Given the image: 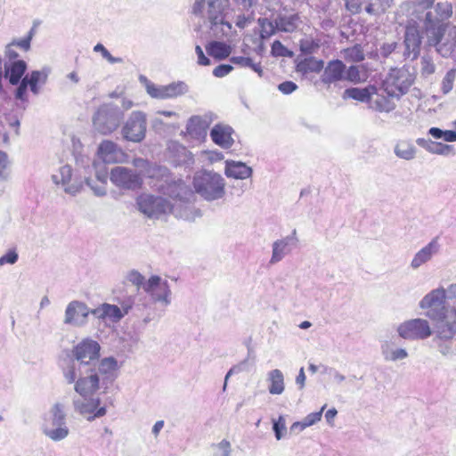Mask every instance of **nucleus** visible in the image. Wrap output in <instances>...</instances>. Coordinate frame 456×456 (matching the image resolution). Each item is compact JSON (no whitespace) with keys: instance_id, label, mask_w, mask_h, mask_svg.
<instances>
[{"instance_id":"39","label":"nucleus","mask_w":456,"mask_h":456,"mask_svg":"<svg viewBox=\"0 0 456 456\" xmlns=\"http://www.w3.org/2000/svg\"><path fill=\"white\" fill-rule=\"evenodd\" d=\"M286 247L287 243L284 240H279L274 242L273 248V256L271 259L272 263L278 262L282 258Z\"/></svg>"},{"instance_id":"22","label":"nucleus","mask_w":456,"mask_h":456,"mask_svg":"<svg viewBox=\"0 0 456 456\" xmlns=\"http://www.w3.org/2000/svg\"><path fill=\"white\" fill-rule=\"evenodd\" d=\"M224 174L227 177L234 179H246L252 174V169L245 163L227 160Z\"/></svg>"},{"instance_id":"57","label":"nucleus","mask_w":456,"mask_h":456,"mask_svg":"<svg viewBox=\"0 0 456 456\" xmlns=\"http://www.w3.org/2000/svg\"><path fill=\"white\" fill-rule=\"evenodd\" d=\"M14 45H12V44L10 43L7 47H6V51H5V55L6 57L8 58V60L12 62L14 61H18V57H19V54L18 53L15 51L14 49Z\"/></svg>"},{"instance_id":"43","label":"nucleus","mask_w":456,"mask_h":456,"mask_svg":"<svg viewBox=\"0 0 456 456\" xmlns=\"http://www.w3.org/2000/svg\"><path fill=\"white\" fill-rule=\"evenodd\" d=\"M32 36L33 32L31 30L26 37L19 40H13L12 42H11V44L12 45L18 47L24 52H28L30 49V42L32 39Z\"/></svg>"},{"instance_id":"32","label":"nucleus","mask_w":456,"mask_h":456,"mask_svg":"<svg viewBox=\"0 0 456 456\" xmlns=\"http://www.w3.org/2000/svg\"><path fill=\"white\" fill-rule=\"evenodd\" d=\"M428 134L436 139L443 138L445 142H456V131L452 130H442L438 127H431Z\"/></svg>"},{"instance_id":"12","label":"nucleus","mask_w":456,"mask_h":456,"mask_svg":"<svg viewBox=\"0 0 456 456\" xmlns=\"http://www.w3.org/2000/svg\"><path fill=\"white\" fill-rule=\"evenodd\" d=\"M47 79V74L44 71L34 70L27 74L21 80L16 91V98L25 100L27 95V88L29 86L34 94H37L38 85L45 84Z\"/></svg>"},{"instance_id":"42","label":"nucleus","mask_w":456,"mask_h":456,"mask_svg":"<svg viewBox=\"0 0 456 456\" xmlns=\"http://www.w3.org/2000/svg\"><path fill=\"white\" fill-rule=\"evenodd\" d=\"M126 279L133 285L136 286L137 289H139L141 287L143 288V285L146 283L144 282V277L135 270L130 271Z\"/></svg>"},{"instance_id":"61","label":"nucleus","mask_w":456,"mask_h":456,"mask_svg":"<svg viewBox=\"0 0 456 456\" xmlns=\"http://www.w3.org/2000/svg\"><path fill=\"white\" fill-rule=\"evenodd\" d=\"M65 378L69 383H74L76 379V371L74 368H70L66 373Z\"/></svg>"},{"instance_id":"6","label":"nucleus","mask_w":456,"mask_h":456,"mask_svg":"<svg viewBox=\"0 0 456 456\" xmlns=\"http://www.w3.org/2000/svg\"><path fill=\"white\" fill-rule=\"evenodd\" d=\"M136 204L140 212L150 218H159L173 211V205L167 199L151 194L139 195Z\"/></svg>"},{"instance_id":"16","label":"nucleus","mask_w":456,"mask_h":456,"mask_svg":"<svg viewBox=\"0 0 456 456\" xmlns=\"http://www.w3.org/2000/svg\"><path fill=\"white\" fill-rule=\"evenodd\" d=\"M100 346L93 340H83L74 348V354L77 361L88 364L99 356Z\"/></svg>"},{"instance_id":"54","label":"nucleus","mask_w":456,"mask_h":456,"mask_svg":"<svg viewBox=\"0 0 456 456\" xmlns=\"http://www.w3.org/2000/svg\"><path fill=\"white\" fill-rule=\"evenodd\" d=\"M297 88V85L292 81H285L279 85V90L286 94L294 92Z\"/></svg>"},{"instance_id":"52","label":"nucleus","mask_w":456,"mask_h":456,"mask_svg":"<svg viewBox=\"0 0 456 456\" xmlns=\"http://www.w3.org/2000/svg\"><path fill=\"white\" fill-rule=\"evenodd\" d=\"M285 429V421L282 417H280L279 419L273 423V430L278 440L281 438V432Z\"/></svg>"},{"instance_id":"38","label":"nucleus","mask_w":456,"mask_h":456,"mask_svg":"<svg viewBox=\"0 0 456 456\" xmlns=\"http://www.w3.org/2000/svg\"><path fill=\"white\" fill-rule=\"evenodd\" d=\"M366 2L367 0H345V6L351 14H359Z\"/></svg>"},{"instance_id":"64","label":"nucleus","mask_w":456,"mask_h":456,"mask_svg":"<svg viewBox=\"0 0 456 456\" xmlns=\"http://www.w3.org/2000/svg\"><path fill=\"white\" fill-rule=\"evenodd\" d=\"M164 426V422L162 420L157 421L153 426L152 431L155 435H158L159 432L162 429Z\"/></svg>"},{"instance_id":"25","label":"nucleus","mask_w":456,"mask_h":456,"mask_svg":"<svg viewBox=\"0 0 456 456\" xmlns=\"http://www.w3.org/2000/svg\"><path fill=\"white\" fill-rule=\"evenodd\" d=\"M27 69V64L22 60H18L5 65L4 75L12 85H17Z\"/></svg>"},{"instance_id":"53","label":"nucleus","mask_w":456,"mask_h":456,"mask_svg":"<svg viewBox=\"0 0 456 456\" xmlns=\"http://www.w3.org/2000/svg\"><path fill=\"white\" fill-rule=\"evenodd\" d=\"M201 123V119L198 116L191 117L187 124L186 130L187 133L190 134H192L196 133V126H199Z\"/></svg>"},{"instance_id":"11","label":"nucleus","mask_w":456,"mask_h":456,"mask_svg":"<svg viewBox=\"0 0 456 456\" xmlns=\"http://www.w3.org/2000/svg\"><path fill=\"white\" fill-rule=\"evenodd\" d=\"M406 15L409 19L405 28L404 45L408 52L418 53L422 42L421 31L418 23L419 20L411 17L407 12Z\"/></svg>"},{"instance_id":"31","label":"nucleus","mask_w":456,"mask_h":456,"mask_svg":"<svg viewBox=\"0 0 456 456\" xmlns=\"http://www.w3.org/2000/svg\"><path fill=\"white\" fill-rule=\"evenodd\" d=\"M392 0H367L365 12L370 15H377L386 12L390 7Z\"/></svg>"},{"instance_id":"28","label":"nucleus","mask_w":456,"mask_h":456,"mask_svg":"<svg viewBox=\"0 0 456 456\" xmlns=\"http://www.w3.org/2000/svg\"><path fill=\"white\" fill-rule=\"evenodd\" d=\"M53 178L57 184L61 183L63 185L65 191L69 193H76L78 191L77 188L69 185V182L72 178V168L69 166L61 167L59 169V173L53 175Z\"/></svg>"},{"instance_id":"55","label":"nucleus","mask_w":456,"mask_h":456,"mask_svg":"<svg viewBox=\"0 0 456 456\" xmlns=\"http://www.w3.org/2000/svg\"><path fill=\"white\" fill-rule=\"evenodd\" d=\"M94 51L100 52L102 53V57L104 59L108 60L110 62H111V63L115 62V59L111 56L110 52L102 44H100V43L97 44L94 47Z\"/></svg>"},{"instance_id":"46","label":"nucleus","mask_w":456,"mask_h":456,"mask_svg":"<svg viewBox=\"0 0 456 456\" xmlns=\"http://www.w3.org/2000/svg\"><path fill=\"white\" fill-rule=\"evenodd\" d=\"M326 405L322 406V409L317 412H313L307 415L304 419V426L308 427L315 424L320 421L322 419V412L325 409Z\"/></svg>"},{"instance_id":"5","label":"nucleus","mask_w":456,"mask_h":456,"mask_svg":"<svg viewBox=\"0 0 456 456\" xmlns=\"http://www.w3.org/2000/svg\"><path fill=\"white\" fill-rule=\"evenodd\" d=\"M430 45L444 57L451 56L456 51V26L450 23L426 34Z\"/></svg>"},{"instance_id":"47","label":"nucleus","mask_w":456,"mask_h":456,"mask_svg":"<svg viewBox=\"0 0 456 456\" xmlns=\"http://www.w3.org/2000/svg\"><path fill=\"white\" fill-rule=\"evenodd\" d=\"M271 52L273 56H286L288 49L279 40H275L272 44Z\"/></svg>"},{"instance_id":"58","label":"nucleus","mask_w":456,"mask_h":456,"mask_svg":"<svg viewBox=\"0 0 456 456\" xmlns=\"http://www.w3.org/2000/svg\"><path fill=\"white\" fill-rule=\"evenodd\" d=\"M395 152L397 156L403 158L405 159H410L413 157V151L411 150H402L400 145H397L395 148Z\"/></svg>"},{"instance_id":"34","label":"nucleus","mask_w":456,"mask_h":456,"mask_svg":"<svg viewBox=\"0 0 456 456\" xmlns=\"http://www.w3.org/2000/svg\"><path fill=\"white\" fill-rule=\"evenodd\" d=\"M299 20L298 14H294L289 17L281 18L279 25L280 29L285 32H292L297 28V23Z\"/></svg>"},{"instance_id":"51","label":"nucleus","mask_w":456,"mask_h":456,"mask_svg":"<svg viewBox=\"0 0 456 456\" xmlns=\"http://www.w3.org/2000/svg\"><path fill=\"white\" fill-rule=\"evenodd\" d=\"M18 259V255L14 250L8 251L0 257V265L14 264Z\"/></svg>"},{"instance_id":"18","label":"nucleus","mask_w":456,"mask_h":456,"mask_svg":"<svg viewBox=\"0 0 456 456\" xmlns=\"http://www.w3.org/2000/svg\"><path fill=\"white\" fill-rule=\"evenodd\" d=\"M346 72V65L340 60H333L328 62L324 68L321 80L323 84L330 86V84L344 79Z\"/></svg>"},{"instance_id":"59","label":"nucleus","mask_w":456,"mask_h":456,"mask_svg":"<svg viewBox=\"0 0 456 456\" xmlns=\"http://www.w3.org/2000/svg\"><path fill=\"white\" fill-rule=\"evenodd\" d=\"M407 356V353L404 349H397L392 353L391 360L403 359Z\"/></svg>"},{"instance_id":"17","label":"nucleus","mask_w":456,"mask_h":456,"mask_svg":"<svg viewBox=\"0 0 456 456\" xmlns=\"http://www.w3.org/2000/svg\"><path fill=\"white\" fill-rule=\"evenodd\" d=\"M100 379L97 373L92 370L87 376L79 378L75 383V391L86 398L94 395L99 389Z\"/></svg>"},{"instance_id":"2","label":"nucleus","mask_w":456,"mask_h":456,"mask_svg":"<svg viewBox=\"0 0 456 456\" xmlns=\"http://www.w3.org/2000/svg\"><path fill=\"white\" fill-rule=\"evenodd\" d=\"M402 8L411 17L423 21L426 34L445 26L453 14L452 3H436V0H412L404 3Z\"/></svg>"},{"instance_id":"3","label":"nucleus","mask_w":456,"mask_h":456,"mask_svg":"<svg viewBox=\"0 0 456 456\" xmlns=\"http://www.w3.org/2000/svg\"><path fill=\"white\" fill-rule=\"evenodd\" d=\"M195 192L207 200H215L225 193L224 179L217 173L201 170L195 174L192 181Z\"/></svg>"},{"instance_id":"14","label":"nucleus","mask_w":456,"mask_h":456,"mask_svg":"<svg viewBox=\"0 0 456 456\" xmlns=\"http://www.w3.org/2000/svg\"><path fill=\"white\" fill-rule=\"evenodd\" d=\"M97 155L104 163L122 162L126 157L124 151L113 142L105 140L98 147Z\"/></svg>"},{"instance_id":"62","label":"nucleus","mask_w":456,"mask_h":456,"mask_svg":"<svg viewBox=\"0 0 456 456\" xmlns=\"http://www.w3.org/2000/svg\"><path fill=\"white\" fill-rule=\"evenodd\" d=\"M305 380V375L304 371V368L300 369V371L297 377V383L300 386V388L304 387Z\"/></svg>"},{"instance_id":"48","label":"nucleus","mask_w":456,"mask_h":456,"mask_svg":"<svg viewBox=\"0 0 456 456\" xmlns=\"http://www.w3.org/2000/svg\"><path fill=\"white\" fill-rule=\"evenodd\" d=\"M262 31H261V37L262 38H268L272 35L274 34L275 29L273 26V24L268 21L266 19L263 20L261 22Z\"/></svg>"},{"instance_id":"13","label":"nucleus","mask_w":456,"mask_h":456,"mask_svg":"<svg viewBox=\"0 0 456 456\" xmlns=\"http://www.w3.org/2000/svg\"><path fill=\"white\" fill-rule=\"evenodd\" d=\"M143 289L154 301L168 302L170 295L168 283L167 281H162L159 276L152 275L143 285Z\"/></svg>"},{"instance_id":"9","label":"nucleus","mask_w":456,"mask_h":456,"mask_svg":"<svg viewBox=\"0 0 456 456\" xmlns=\"http://www.w3.org/2000/svg\"><path fill=\"white\" fill-rule=\"evenodd\" d=\"M399 335L405 339H424L431 335L428 322L422 319H413L398 327Z\"/></svg>"},{"instance_id":"27","label":"nucleus","mask_w":456,"mask_h":456,"mask_svg":"<svg viewBox=\"0 0 456 456\" xmlns=\"http://www.w3.org/2000/svg\"><path fill=\"white\" fill-rule=\"evenodd\" d=\"M437 240L435 239L415 255L411 261V266L413 268H418L428 261L431 258L432 254L437 250Z\"/></svg>"},{"instance_id":"26","label":"nucleus","mask_w":456,"mask_h":456,"mask_svg":"<svg viewBox=\"0 0 456 456\" xmlns=\"http://www.w3.org/2000/svg\"><path fill=\"white\" fill-rule=\"evenodd\" d=\"M324 67L322 60L314 57H307L297 63V71L302 74L319 73Z\"/></svg>"},{"instance_id":"45","label":"nucleus","mask_w":456,"mask_h":456,"mask_svg":"<svg viewBox=\"0 0 456 456\" xmlns=\"http://www.w3.org/2000/svg\"><path fill=\"white\" fill-rule=\"evenodd\" d=\"M53 416L54 424H63L65 419V413L63 406L61 403H56L53 407Z\"/></svg>"},{"instance_id":"1","label":"nucleus","mask_w":456,"mask_h":456,"mask_svg":"<svg viewBox=\"0 0 456 456\" xmlns=\"http://www.w3.org/2000/svg\"><path fill=\"white\" fill-rule=\"evenodd\" d=\"M446 291L436 289L427 294L419 303L426 315L435 322L439 338H450L456 330V309L445 307Z\"/></svg>"},{"instance_id":"37","label":"nucleus","mask_w":456,"mask_h":456,"mask_svg":"<svg viewBox=\"0 0 456 456\" xmlns=\"http://www.w3.org/2000/svg\"><path fill=\"white\" fill-rule=\"evenodd\" d=\"M320 48V42L314 39H305L300 42V50L304 53L312 54Z\"/></svg>"},{"instance_id":"44","label":"nucleus","mask_w":456,"mask_h":456,"mask_svg":"<svg viewBox=\"0 0 456 456\" xmlns=\"http://www.w3.org/2000/svg\"><path fill=\"white\" fill-rule=\"evenodd\" d=\"M232 61L233 62L240 63L243 62L244 65L250 67L255 72H256L260 77L263 76V69L260 63H253L252 60L249 58H232Z\"/></svg>"},{"instance_id":"21","label":"nucleus","mask_w":456,"mask_h":456,"mask_svg":"<svg viewBox=\"0 0 456 456\" xmlns=\"http://www.w3.org/2000/svg\"><path fill=\"white\" fill-rule=\"evenodd\" d=\"M395 99L396 96L385 95L377 90L370 102V107L379 112H390L396 107Z\"/></svg>"},{"instance_id":"35","label":"nucleus","mask_w":456,"mask_h":456,"mask_svg":"<svg viewBox=\"0 0 456 456\" xmlns=\"http://www.w3.org/2000/svg\"><path fill=\"white\" fill-rule=\"evenodd\" d=\"M344 79L354 84H358L364 80V78L362 77L361 71L357 66H350L347 69H346Z\"/></svg>"},{"instance_id":"41","label":"nucleus","mask_w":456,"mask_h":456,"mask_svg":"<svg viewBox=\"0 0 456 456\" xmlns=\"http://www.w3.org/2000/svg\"><path fill=\"white\" fill-rule=\"evenodd\" d=\"M47 436L54 441H59L65 438L69 434V429L66 427H59L56 429L45 430Z\"/></svg>"},{"instance_id":"29","label":"nucleus","mask_w":456,"mask_h":456,"mask_svg":"<svg viewBox=\"0 0 456 456\" xmlns=\"http://www.w3.org/2000/svg\"><path fill=\"white\" fill-rule=\"evenodd\" d=\"M208 53L216 60L226 59L231 54V47L223 42L212 41L206 45Z\"/></svg>"},{"instance_id":"30","label":"nucleus","mask_w":456,"mask_h":456,"mask_svg":"<svg viewBox=\"0 0 456 456\" xmlns=\"http://www.w3.org/2000/svg\"><path fill=\"white\" fill-rule=\"evenodd\" d=\"M269 392L272 395H281L284 391V379L282 372L278 370H273L269 373Z\"/></svg>"},{"instance_id":"10","label":"nucleus","mask_w":456,"mask_h":456,"mask_svg":"<svg viewBox=\"0 0 456 456\" xmlns=\"http://www.w3.org/2000/svg\"><path fill=\"white\" fill-rule=\"evenodd\" d=\"M145 87L149 95L156 99L176 98L183 95L187 88L183 82H175L166 86H156L148 82Z\"/></svg>"},{"instance_id":"20","label":"nucleus","mask_w":456,"mask_h":456,"mask_svg":"<svg viewBox=\"0 0 456 456\" xmlns=\"http://www.w3.org/2000/svg\"><path fill=\"white\" fill-rule=\"evenodd\" d=\"M128 308L125 309L122 313L118 305L104 303L92 311V314L98 318L110 319L112 322H118L122 319L125 314H126Z\"/></svg>"},{"instance_id":"23","label":"nucleus","mask_w":456,"mask_h":456,"mask_svg":"<svg viewBox=\"0 0 456 456\" xmlns=\"http://www.w3.org/2000/svg\"><path fill=\"white\" fill-rule=\"evenodd\" d=\"M376 91L377 87L375 86H368L364 88L352 87L345 90L343 98H351L361 102H370Z\"/></svg>"},{"instance_id":"7","label":"nucleus","mask_w":456,"mask_h":456,"mask_svg":"<svg viewBox=\"0 0 456 456\" xmlns=\"http://www.w3.org/2000/svg\"><path fill=\"white\" fill-rule=\"evenodd\" d=\"M110 182L117 187L124 190H138L142 185L141 175L124 167H116L110 174Z\"/></svg>"},{"instance_id":"56","label":"nucleus","mask_w":456,"mask_h":456,"mask_svg":"<svg viewBox=\"0 0 456 456\" xmlns=\"http://www.w3.org/2000/svg\"><path fill=\"white\" fill-rule=\"evenodd\" d=\"M195 51L198 55V63L200 65L208 66L210 64L209 59L204 54L203 50L200 45L196 46Z\"/></svg>"},{"instance_id":"33","label":"nucleus","mask_w":456,"mask_h":456,"mask_svg":"<svg viewBox=\"0 0 456 456\" xmlns=\"http://www.w3.org/2000/svg\"><path fill=\"white\" fill-rule=\"evenodd\" d=\"M345 57L348 61L359 62L364 60V53L361 45H356L345 50Z\"/></svg>"},{"instance_id":"4","label":"nucleus","mask_w":456,"mask_h":456,"mask_svg":"<svg viewBox=\"0 0 456 456\" xmlns=\"http://www.w3.org/2000/svg\"><path fill=\"white\" fill-rule=\"evenodd\" d=\"M413 81L414 78L408 69L404 68L391 69L381 84V90L384 94L396 96V100H399L408 92Z\"/></svg>"},{"instance_id":"19","label":"nucleus","mask_w":456,"mask_h":456,"mask_svg":"<svg viewBox=\"0 0 456 456\" xmlns=\"http://www.w3.org/2000/svg\"><path fill=\"white\" fill-rule=\"evenodd\" d=\"M232 129L230 126L216 125L211 132L212 141L222 148L228 149L232 147L234 141L232 137Z\"/></svg>"},{"instance_id":"40","label":"nucleus","mask_w":456,"mask_h":456,"mask_svg":"<svg viewBox=\"0 0 456 456\" xmlns=\"http://www.w3.org/2000/svg\"><path fill=\"white\" fill-rule=\"evenodd\" d=\"M455 80V70L450 69L444 76L442 81V91L444 94H448L453 87Z\"/></svg>"},{"instance_id":"49","label":"nucleus","mask_w":456,"mask_h":456,"mask_svg":"<svg viewBox=\"0 0 456 456\" xmlns=\"http://www.w3.org/2000/svg\"><path fill=\"white\" fill-rule=\"evenodd\" d=\"M232 69V66L229 64H220L214 69L213 75L216 77H223L228 75Z\"/></svg>"},{"instance_id":"60","label":"nucleus","mask_w":456,"mask_h":456,"mask_svg":"<svg viewBox=\"0 0 456 456\" xmlns=\"http://www.w3.org/2000/svg\"><path fill=\"white\" fill-rule=\"evenodd\" d=\"M218 447L224 452V456H229L231 444L227 440H223L218 444Z\"/></svg>"},{"instance_id":"24","label":"nucleus","mask_w":456,"mask_h":456,"mask_svg":"<svg viewBox=\"0 0 456 456\" xmlns=\"http://www.w3.org/2000/svg\"><path fill=\"white\" fill-rule=\"evenodd\" d=\"M87 315V307L84 303L72 301L66 308L64 322L65 323H77L79 316L85 319Z\"/></svg>"},{"instance_id":"63","label":"nucleus","mask_w":456,"mask_h":456,"mask_svg":"<svg viewBox=\"0 0 456 456\" xmlns=\"http://www.w3.org/2000/svg\"><path fill=\"white\" fill-rule=\"evenodd\" d=\"M337 411L335 409H330L325 413V418L327 421H331L337 415Z\"/></svg>"},{"instance_id":"36","label":"nucleus","mask_w":456,"mask_h":456,"mask_svg":"<svg viewBox=\"0 0 456 456\" xmlns=\"http://www.w3.org/2000/svg\"><path fill=\"white\" fill-rule=\"evenodd\" d=\"M118 370V362L114 358H105L100 364V371L104 374H113Z\"/></svg>"},{"instance_id":"15","label":"nucleus","mask_w":456,"mask_h":456,"mask_svg":"<svg viewBox=\"0 0 456 456\" xmlns=\"http://www.w3.org/2000/svg\"><path fill=\"white\" fill-rule=\"evenodd\" d=\"M100 404L101 400L99 398H91L84 402L77 401L74 403L75 409L89 421L106 414V408L100 406Z\"/></svg>"},{"instance_id":"8","label":"nucleus","mask_w":456,"mask_h":456,"mask_svg":"<svg viewBox=\"0 0 456 456\" xmlns=\"http://www.w3.org/2000/svg\"><path fill=\"white\" fill-rule=\"evenodd\" d=\"M146 124L144 114L139 111L133 112L122 129L124 138L134 142L142 141L146 134Z\"/></svg>"},{"instance_id":"50","label":"nucleus","mask_w":456,"mask_h":456,"mask_svg":"<svg viewBox=\"0 0 456 456\" xmlns=\"http://www.w3.org/2000/svg\"><path fill=\"white\" fill-rule=\"evenodd\" d=\"M436 148L433 150L434 153L439 155H449L453 152V146L448 144H443L441 142L435 143Z\"/></svg>"}]
</instances>
